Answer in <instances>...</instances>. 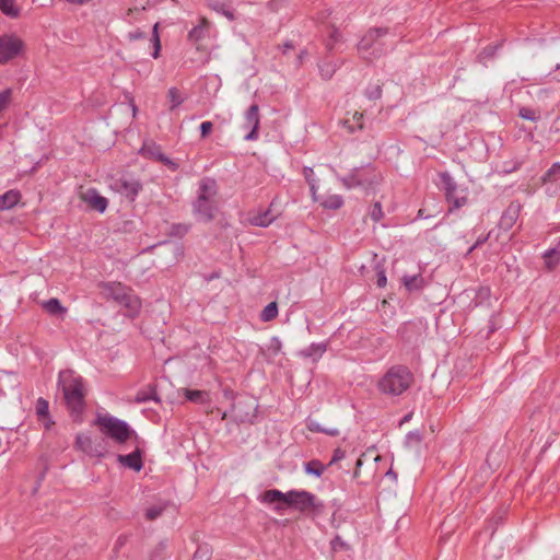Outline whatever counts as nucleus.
Listing matches in <instances>:
<instances>
[{
  "label": "nucleus",
  "mask_w": 560,
  "mask_h": 560,
  "mask_svg": "<svg viewBox=\"0 0 560 560\" xmlns=\"http://www.w3.org/2000/svg\"><path fill=\"white\" fill-rule=\"evenodd\" d=\"M259 501L271 505L272 510L280 515L285 506L293 508L303 514H312L313 516L322 514L325 508L324 503L315 494L306 490L282 492L278 489H270L259 497Z\"/></svg>",
  "instance_id": "f257e3e1"
},
{
  "label": "nucleus",
  "mask_w": 560,
  "mask_h": 560,
  "mask_svg": "<svg viewBox=\"0 0 560 560\" xmlns=\"http://www.w3.org/2000/svg\"><path fill=\"white\" fill-rule=\"evenodd\" d=\"M58 387L61 389L66 406L74 420H80L85 408V387L83 378L72 370L58 374Z\"/></svg>",
  "instance_id": "f03ea898"
},
{
  "label": "nucleus",
  "mask_w": 560,
  "mask_h": 560,
  "mask_svg": "<svg viewBox=\"0 0 560 560\" xmlns=\"http://www.w3.org/2000/svg\"><path fill=\"white\" fill-rule=\"evenodd\" d=\"M415 376L410 369L402 364L390 366L378 380L377 390L388 397H399L413 384Z\"/></svg>",
  "instance_id": "7ed1b4c3"
},
{
  "label": "nucleus",
  "mask_w": 560,
  "mask_h": 560,
  "mask_svg": "<svg viewBox=\"0 0 560 560\" xmlns=\"http://www.w3.org/2000/svg\"><path fill=\"white\" fill-rule=\"evenodd\" d=\"M98 287L103 298L113 300L118 305L126 308V315L132 318L139 315L142 303L131 288L116 281L101 282Z\"/></svg>",
  "instance_id": "20e7f679"
},
{
  "label": "nucleus",
  "mask_w": 560,
  "mask_h": 560,
  "mask_svg": "<svg viewBox=\"0 0 560 560\" xmlns=\"http://www.w3.org/2000/svg\"><path fill=\"white\" fill-rule=\"evenodd\" d=\"M388 28L377 27L365 33L358 44V51L362 58L372 60L380 58L394 48V42L386 40Z\"/></svg>",
  "instance_id": "39448f33"
},
{
  "label": "nucleus",
  "mask_w": 560,
  "mask_h": 560,
  "mask_svg": "<svg viewBox=\"0 0 560 560\" xmlns=\"http://www.w3.org/2000/svg\"><path fill=\"white\" fill-rule=\"evenodd\" d=\"M94 424L98 427L103 435L117 444L126 443L135 433L125 420L118 419L109 413L97 415Z\"/></svg>",
  "instance_id": "423d86ee"
},
{
  "label": "nucleus",
  "mask_w": 560,
  "mask_h": 560,
  "mask_svg": "<svg viewBox=\"0 0 560 560\" xmlns=\"http://www.w3.org/2000/svg\"><path fill=\"white\" fill-rule=\"evenodd\" d=\"M440 179L445 198L451 205L450 210L452 211L464 207L467 203V189L458 187L448 172L441 173Z\"/></svg>",
  "instance_id": "0eeeda50"
},
{
  "label": "nucleus",
  "mask_w": 560,
  "mask_h": 560,
  "mask_svg": "<svg viewBox=\"0 0 560 560\" xmlns=\"http://www.w3.org/2000/svg\"><path fill=\"white\" fill-rule=\"evenodd\" d=\"M109 187L112 190L133 201L142 189L141 182L131 174L125 173L112 179Z\"/></svg>",
  "instance_id": "6e6552de"
},
{
  "label": "nucleus",
  "mask_w": 560,
  "mask_h": 560,
  "mask_svg": "<svg viewBox=\"0 0 560 560\" xmlns=\"http://www.w3.org/2000/svg\"><path fill=\"white\" fill-rule=\"evenodd\" d=\"M75 444L80 451L92 457H104L107 453L105 441L94 440L85 434H78Z\"/></svg>",
  "instance_id": "1a4fd4ad"
},
{
  "label": "nucleus",
  "mask_w": 560,
  "mask_h": 560,
  "mask_svg": "<svg viewBox=\"0 0 560 560\" xmlns=\"http://www.w3.org/2000/svg\"><path fill=\"white\" fill-rule=\"evenodd\" d=\"M23 49V42L15 35L0 36V65L15 58Z\"/></svg>",
  "instance_id": "9d476101"
},
{
  "label": "nucleus",
  "mask_w": 560,
  "mask_h": 560,
  "mask_svg": "<svg viewBox=\"0 0 560 560\" xmlns=\"http://www.w3.org/2000/svg\"><path fill=\"white\" fill-rule=\"evenodd\" d=\"M350 172L354 182L358 183V187L370 188L380 182V176L371 164L354 167Z\"/></svg>",
  "instance_id": "9b49d317"
},
{
  "label": "nucleus",
  "mask_w": 560,
  "mask_h": 560,
  "mask_svg": "<svg viewBox=\"0 0 560 560\" xmlns=\"http://www.w3.org/2000/svg\"><path fill=\"white\" fill-rule=\"evenodd\" d=\"M260 124L259 107L257 104H253L246 110L244 115V128L250 129L249 132L244 137L247 141H254L258 139V128Z\"/></svg>",
  "instance_id": "f8f14e48"
},
{
  "label": "nucleus",
  "mask_w": 560,
  "mask_h": 560,
  "mask_svg": "<svg viewBox=\"0 0 560 560\" xmlns=\"http://www.w3.org/2000/svg\"><path fill=\"white\" fill-rule=\"evenodd\" d=\"M194 213L201 222H210L214 218L215 205L211 199H196L192 203Z\"/></svg>",
  "instance_id": "ddd939ff"
},
{
  "label": "nucleus",
  "mask_w": 560,
  "mask_h": 560,
  "mask_svg": "<svg viewBox=\"0 0 560 560\" xmlns=\"http://www.w3.org/2000/svg\"><path fill=\"white\" fill-rule=\"evenodd\" d=\"M521 209L520 202H511L502 213L498 226L503 231L511 230L520 217Z\"/></svg>",
  "instance_id": "4468645a"
},
{
  "label": "nucleus",
  "mask_w": 560,
  "mask_h": 560,
  "mask_svg": "<svg viewBox=\"0 0 560 560\" xmlns=\"http://www.w3.org/2000/svg\"><path fill=\"white\" fill-rule=\"evenodd\" d=\"M82 199L89 207L98 211L100 213H104L108 206V200L101 196L95 188L88 189L82 195Z\"/></svg>",
  "instance_id": "2eb2a0df"
},
{
  "label": "nucleus",
  "mask_w": 560,
  "mask_h": 560,
  "mask_svg": "<svg viewBox=\"0 0 560 560\" xmlns=\"http://www.w3.org/2000/svg\"><path fill=\"white\" fill-rule=\"evenodd\" d=\"M117 460L122 466L135 471H140L143 467L142 453L139 448L127 455H118Z\"/></svg>",
  "instance_id": "dca6fc26"
},
{
  "label": "nucleus",
  "mask_w": 560,
  "mask_h": 560,
  "mask_svg": "<svg viewBox=\"0 0 560 560\" xmlns=\"http://www.w3.org/2000/svg\"><path fill=\"white\" fill-rule=\"evenodd\" d=\"M218 192L217 182L213 178L205 177L199 182L197 198L201 200L211 199Z\"/></svg>",
  "instance_id": "f3484780"
},
{
  "label": "nucleus",
  "mask_w": 560,
  "mask_h": 560,
  "mask_svg": "<svg viewBox=\"0 0 560 560\" xmlns=\"http://www.w3.org/2000/svg\"><path fill=\"white\" fill-rule=\"evenodd\" d=\"M327 350V345L324 342H313L305 349L299 351V355L305 359H311L314 362L318 361Z\"/></svg>",
  "instance_id": "a211bd4d"
},
{
  "label": "nucleus",
  "mask_w": 560,
  "mask_h": 560,
  "mask_svg": "<svg viewBox=\"0 0 560 560\" xmlns=\"http://www.w3.org/2000/svg\"><path fill=\"white\" fill-rule=\"evenodd\" d=\"M182 392L184 397L191 402L199 405H206L210 402V395L206 390L183 388Z\"/></svg>",
  "instance_id": "6ab92c4d"
},
{
  "label": "nucleus",
  "mask_w": 560,
  "mask_h": 560,
  "mask_svg": "<svg viewBox=\"0 0 560 560\" xmlns=\"http://www.w3.org/2000/svg\"><path fill=\"white\" fill-rule=\"evenodd\" d=\"M276 220V215L271 214V209L250 215L248 221L254 226L267 228Z\"/></svg>",
  "instance_id": "aec40b11"
},
{
  "label": "nucleus",
  "mask_w": 560,
  "mask_h": 560,
  "mask_svg": "<svg viewBox=\"0 0 560 560\" xmlns=\"http://www.w3.org/2000/svg\"><path fill=\"white\" fill-rule=\"evenodd\" d=\"M21 194L19 190L11 189L0 196V211L9 210L19 203Z\"/></svg>",
  "instance_id": "412c9836"
},
{
  "label": "nucleus",
  "mask_w": 560,
  "mask_h": 560,
  "mask_svg": "<svg viewBox=\"0 0 560 560\" xmlns=\"http://www.w3.org/2000/svg\"><path fill=\"white\" fill-rule=\"evenodd\" d=\"M208 32L209 23L205 18H202L200 20V23L192 27V30H190V32L188 33V40H190L191 43H197L205 38Z\"/></svg>",
  "instance_id": "4be33fe9"
},
{
  "label": "nucleus",
  "mask_w": 560,
  "mask_h": 560,
  "mask_svg": "<svg viewBox=\"0 0 560 560\" xmlns=\"http://www.w3.org/2000/svg\"><path fill=\"white\" fill-rule=\"evenodd\" d=\"M36 415L38 419L44 420V425L46 429L50 428L52 421L49 418V402L44 398H38L35 406Z\"/></svg>",
  "instance_id": "5701e85b"
},
{
  "label": "nucleus",
  "mask_w": 560,
  "mask_h": 560,
  "mask_svg": "<svg viewBox=\"0 0 560 560\" xmlns=\"http://www.w3.org/2000/svg\"><path fill=\"white\" fill-rule=\"evenodd\" d=\"M402 283L407 291H420L424 287V279L421 275L404 276Z\"/></svg>",
  "instance_id": "b1692460"
},
{
  "label": "nucleus",
  "mask_w": 560,
  "mask_h": 560,
  "mask_svg": "<svg viewBox=\"0 0 560 560\" xmlns=\"http://www.w3.org/2000/svg\"><path fill=\"white\" fill-rule=\"evenodd\" d=\"M345 203V200L341 195H327L322 198L320 206L327 210H338Z\"/></svg>",
  "instance_id": "393cba45"
},
{
  "label": "nucleus",
  "mask_w": 560,
  "mask_h": 560,
  "mask_svg": "<svg viewBox=\"0 0 560 560\" xmlns=\"http://www.w3.org/2000/svg\"><path fill=\"white\" fill-rule=\"evenodd\" d=\"M43 308L50 315H65L67 312V308L63 307L60 303V301L56 298H51L45 302H43Z\"/></svg>",
  "instance_id": "a878e982"
},
{
  "label": "nucleus",
  "mask_w": 560,
  "mask_h": 560,
  "mask_svg": "<svg viewBox=\"0 0 560 560\" xmlns=\"http://www.w3.org/2000/svg\"><path fill=\"white\" fill-rule=\"evenodd\" d=\"M0 11L11 19H16L21 13L15 0H0Z\"/></svg>",
  "instance_id": "bb28decb"
},
{
  "label": "nucleus",
  "mask_w": 560,
  "mask_h": 560,
  "mask_svg": "<svg viewBox=\"0 0 560 560\" xmlns=\"http://www.w3.org/2000/svg\"><path fill=\"white\" fill-rule=\"evenodd\" d=\"M329 34L328 37L325 39V46L328 51H331L336 48V45L341 42V34L339 31L335 27V22L329 23Z\"/></svg>",
  "instance_id": "cd10ccee"
},
{
  "label": "nucleus",
  "mask_w": 560,
  "mask_h": 560,
  "mask_svg": "<svg viewBox=\"0 0 560 560\" xmlns=\"http://www.w3.org/2000/svg\"><path fill=\"white\" fill-rule=\"evenodd\" d=\"M306 427L311 432H320L325 433L329 436H337L339 435V430L336 428H324L320 425V423L314 419H307L306 420Z\"/></svg>",
  "instance_id": "c85d7f7f"
},
{
  "label": "nucleus",
  "mask_w": 560,
  "mask_h": 560,
  "mask_svg": "<svg viewBox=\"0 0 560 560\" xmlns=\"http://www.w3.org/2000/svg\"><path fill=\"white\" fill-rule=\"evenodd\" d=\"M167 506H168L167 502H159L156 504L149 506L145 510V518L148 521L156 520L158 517H160L163 514V512L166 510Z\"/></svg>",
  "instance_id": "c756f323"
},
{
  "label": "nucleus",
  "mask_w": 560,
  "mask_h": 560,
  "mask_svg": "<svg viewBox=\"0 0 560 560\" xmlns=\"http://www.w3.org/2000/svg\"><path fill=\"white\" fill-rule=\"evenodd\" d=\"M325 466L317 459L310 460L304 464V470L307 475L320 477L325 471Z\"/></svg>",
  "instance_id": "7c9ffc66"
},
{
  "label": "nucleus",
  "mask_w": 560,
  "mask_h": 560,
  "mask_svg": "<svg viewBox=\"0 0 560 560\" xmlns=\"http://www.w3.org/2000/svg\"><path fill=\"white\" fill-rule=\"evenodd\" d=\"M278 316V304L277 302H270L267 304L261 313H260V320L261 322H270L275 319Z\"/></svg>",
  "instance_id": "2f4dec72"
},
{
  "label": "nucleus",
  "mask_w": 560,
  "mask_h": 560,
  "mask_svg": "<svg viewBox=\"0 0 560 560\" xmlns=\"http://www.w3.org/2000/svg\"><path fill=\"white\" fill-rule=\"evenodd\" d=\"M339 65L332 61H325L319 65V72L323 79L329 80L336 72Z\"/></svg>",
  "instance_id": "473e14b6"
},
{
  "label": "nucleus",
  "mask_w": 560,
  "mask_h": 560,
  "mask_svg": "<svg viewBox=\"0 0 560 560\" xmlns=\"http://www.w3.org/2000/svg\"><path fill=\"white\" fill-rule=\"evenodd\" d=\"M167 97L171 102V110H174L184 102V98L182 97L179 91L176 88H171L168 90Z\"/></svg>",
  "instance_id": "72a5a7b5"
},
{
  "label": "nucleus",
  "mask_w": 560,
  "mask_h": 560,
  "mask_svg": "<svg viewBox=\"0 0 560 560\" xmlns=\"http://www.w3.org/2000/svg\"><path fill=\"white\" fill-rule=\"evenodd\" d=\"M518 116L530 121H537L540 118V115L529 107H521L518 110Z\"/></svg>",
  "instance_id": "f704fd0d"
},
{
  "label": "nucleus",
  "mask_w": 560,
  "mask_h": 560,
  "mask_svg": "<svg viewBox=\"0 0 560 560\" xmlns=\"http://www.w3.org/2000/svg\"><path fill=\"white\" fill-rule=\"evenodd\" d=\"M158 28H159V23H155L153 26V32H152V43H153V48H154V50L152 52V57L155 59L159 57L160 50H161V43H160V36H159Z\"/></svg>",
  "instance_id": "c9c22d12"
},
{
  "label": "nucleus",
  "mask_w": 560,
  "mask_h": 560,
  "mask_svg": "<svg viewBox=\"0 0 560 560\" xmlns=\"http://www.w3.org/2000/svg\"><path fill=\"white\" fill-rule=\"evenodd\" d=\"M136 400L138 402H148L150 400L160 401V398L158 397V394L154 389H151L150 392H139L137 394Z\"/></svg>",
  "instance_id": "e433bc0d"
},
{
  "label": "nucleus",
  "mask_w": 560,
  "mask_h": 560,
  "mask_svg": "<svg viewBox=\"0 0 560 560\" xmlns=\"http://www.w3.org/2000/svg\"><path fill=\"white\" fill-rule=\"evenodd\" d=\"M12 100V90L5 89L0 92V114L8 108Z\"/></svg>",
  "instance_id": "4c0bfd02"
},
{
  "label": "nucleus",
  "mask_w": 560,
  "mask_h": 560,
  "mask_svg": "<svg viewBox=\"0 0 560 560\" xmlns=\"http://www.w3.org/2000/svg\"><path fill=\"white\" fill-rule=\"evenodd\" d=\"M302 173H303V176L310 187L312 186V184H314V185L319 184V180L315 176L313 167L304 166Z\"/></svg>",
  "instance_id": "58836bf2"
},
{
  "label": "nucleus",
  "mask_w": 560,
  "mask_h": 560,
  "mask_svg": "<svg viewBox=\"0 0 560 560\" xmlns=\"http://www.w3.org/2000/svg\"><path fill=\"white\" fill-rule=\"evenodd\" d=\"M211 552L208 546H199L194 553L192 560H210Z\"/></svg>",
  "instance_id": "ea45409f"
},
{
  "label": "nucleus",
  "mask_w": 560,
  "mask_h": 560,
  "mask_svg": "<svg viewBox=\"0 0 560 560\" xmlns=\"http://www.w3.org/2000/svg\"><path fill=\"white\" fill-rule=\"evenodd\" d=\"M365 96L369 100H378L382 96V89L380 85H370L365 90Z\"/></svg>",
  "instance_id": "a19ab883"
},
{
  "label": "nucleus",
  "mask_w": 560,
  "mask_h": 560,
  "mask_svg": "<svg viewBox=\"0 0 560 560\" xmlns=\"http://www.w3.org/2000/svg\"><path fill=\"white\" fill-rule=\"evenodd\" d=\"M551 256H556L555 264H558L560 260V237L557 238L555 247L546 250L544 254L545 258H549Z\"/></svg>",
  "instance_id": "79ce46f5"
},
{
  "label": "nucleus",
  "mask_w": 560,
  "mask_h": 560,
  "mask_svg": "<svg viewBox=\"0 0 560 560\" xmlns=\"http://www.w3.org/2000/svg\"><path fill=\"white\" fill-rule=\"evenodd\" d=\"M370 215L374 222L381 221V219L383 218V209L380 201L373 205Z\"/></svg>",
  "instance_id": "37998d69"
},
{
  "label": "nucleus",
  "mask_w": 560,
  "mask_h": 560,
  "mask_svg": "<svg viewBox=\"0 0 560 560\" xmlns=\"http://www.w3.org/2000/svg\"><path fill=\"white\" fill-rule=\"evenodd\" d=\"M338 179L341 182V184L347 188V189H352V188H355L358 187V183L354 182L353 179V176L351 174V172L345 176H340L338 177Z\"/></svg>",
  "instance_id": "c03bdc74"
},
{
  "label": "nucleus",
  "mask_w": 560,
  "mask_h": 560,
  "mask_svg": "<svg viewBox=\"0 0 560 560\" xmlns=\"http://www.w3.org/2000/svg\"><path fill=\"white\" fill-rule=\"evenodd\" d=\"M331 545V549L334 551H338V550H341V549H348V544L346 541L342 540V538L337 535L330 542Z\"/></svg>",
  "instance_id": "a18cd8bd"
},
{
  "label": "nucleus",
  "mask_w": 560,
  "mask_h": 560,
  "mask_svg": "<svg viewBox=\"0 0 560 560\" xmlns=\"http://www.w3.org/2000/svg\"><path fill=\"white\" fill-rule=\"evenodd\" d=\"M213 129V124L209 120L201 122L200 135L201 138H206Z\"/></svg>",
  "instance_id": "49530a36"
},
{
  "label": "nucleus",
  "mask_w": 560,
  "mask_h": 560,
  "mask_svg": "<svg viewBox=\"0 0 560 560\" xmlns=\"http://www.w3.org/2000/svg\"><path fill=\"white\" fill-rule=\"evenodd\" d=\"M407 443H420L421 442V434L418 431H410L406 435Z\"/></svg>",
  "instance_id": "de8ad7c7"
},
{
  "label": "nucleus",
  "mask_w": 560,
  "mask_h": 560,
  "mask_svg": "<svg viewBox=\"0 0 560 560\" xmlns=\"http://www.w3.org/2000/svg\"><path fill=\"white\" fill-rule=\"evenodd\" d=\"M345 456H346V452L343 450H341L339 447L336 448L334 451V454H332V457H331V459L329 462V465H332V464L341 460L342 458H345Z\"/></svg>",
  "instance_id": "09e8293b"
},
{
  "label": "nucleus",
  "mask_w": 560,
  "mask_h": 560,
  "mask_svg": "<svg viewBox=\"0 0 560 560\" xmlns=\"http://www.w3.org/2000/svg\"><path fill=\"white\" fill-rule=\"evenodd\" d=\"M332 13L334 12L330 9H325L318 13L317 21L324 24L326 20L332 15Z\"/></svg>",
  "instance_id": "8fccbe9b"
},
{
  "label": "nucleus",
  "mask_w": 560,
  "mask_h": 560,
  "mask_svg": "<svg viewBox=\"0 0 560 560\" xmlns=\"http://www.w3.org/2000/svg\"><path fill=\"white\" fill-rule=\"evenodd\" d=\"M353 124L357 125V129H363V114L354 112L352 116Z\"/></svg>",
  "instance_id": "3c124183"
},
{
  "label": "nucleus",
  "mask_w": 560,
  "mask_h": 560,
  "mask_svg": "<svg viewBox=\"0 0 560 560\" xmlns=\"http://www.w3.org/2000/svg\"><path fill=\"white\" fill-rule=\"evenodd\" d=\"M318 188H319V184L318 185L312 184V186L310 187V192H311L312 200L314 202H319L320 203L322 199L318 196Z\"/></svg>",
  "instance_id": "603ef678"
},
{
  "label": "nucleus",
  "mask_w": 560,
  "mask_h": 560,
  "mask_svg": "<svg viewBox=\"0 0 560 560\" xmlns=\"http://www.w3.org/2000/svg\"><path fill=\"white\" fill-rule=\"evenodd\" d=\"M377 287L384 288L387 283L385 271L382 269L377 272V280H376Z\"/></svg>",
  "instance_id": "864d4df0"
},
{
  "label": "nucleus",
  "mask_w": 560,
  "mask_h": 560,
  "mask_svg": "<svg viewBox=\"0 0 560 560\" xmlns=\"http://www.w3.org/2000/svg\"><path fill=\"white\" fill-rule=\"evenodd\" d=\"M560 173V163L556 162L551 165V167L547 171L546 176L552 177Z\"/></svg>",
  "instance_id": "5fc2aeb1"
},
{
  "label": "nucleus",
  "mask_w": 560,
  "mask_h": 560,
  "mask_svg": "<svg viewBox=\"0 0 560 560\" xmlns=\"http://www.w3.org/2000/svg\"><path fill=\"white\" fill-rule=\"evenodd\" d=\"M489 236H490V233H489L488 235L483 236V237H479V238L476 241V243H475V244L469 248V250H468V252H469V253H471V252H472V250H475L477 247H479L480 245H482L485 242H487V241H488Z\"/></svg>",
  "instance_id": "6e6d98bb"
},
{
  "label": "nucleus",
  "mask_w": 560,
  "mask_h": 560,
  "mask_svg": "<svg viewBox=\"0 0 560 560\" xmlns=\"http://www.w3.org/2000/svg\"><path fill=\"white\" fill-rule=\"evenodd\" d=\"M173 230H176V234H180V235H184L188 232V226L187 225H182V224H177V225H174L173 226Z\"/></svg>",
  "instance_id": "4d7b16f0"
},
{
  "label": "nucleus",
  "mask_w": 560,
  "mask_h": 560,
  "mask_svg": "<svg viewBox=\"0 0 560 560\" xmlns=\"http://www.w3.org/2000/svg\"><path fill=\"white\" fill-rule=\"evenodd\" d=\"M214 9L217 11H221L229 20H233L234 19L233 13L230 12V11L224 10L223 5H215Z\"/></svg>",
  "instance_id": "13d9d810"
},
{
  "label": "nucleus",
  "mask_w": 560,
  "mask_h": 560,
  "mask_svg": "<svg viewBox=\"0 0 560 560\" xmlns=\"http://www.w3.org/2000/svg\"><path fill=\"white\" fill-rule=\"evenodd\" d=\"M345 127L348 128L349 132L353 133L355 132L358 129H357V125L351 122L349 119L345 121Z\"/></svg>",
  "instance_id": "bf43d9fd"
},
{
  "label": "nucleus",
  "mask_w": 560,
  "mask_h": 560,
  "mask_svg": "<svg viewBox=\"0 0 560 560\" xmlns=\"http://www.w3.org/2000/svg\"><path fill=\"white\" fill-rule=\"evenodd\" d=\"M546 259V265L549 269H552L555 268L558 264H555L556 261V256H551L549 258H545Z\"/></svg>",
  "instance_id": "052dcab7"
},
{
  "label": "nucleus",
  "mask_w": 560,
  "mask_h": 560,
  "mask_svg": "<svg viewBox=\"0 0 560 560\" xmlns=\"http://www.w3.org/2000/svg\"><path fill=\"white\" fill-rule=\"evenodd\" d=\"M144 37V33L143 32H140V31H137L135 33H130L129 34V38L130 39H141Z\"/></svg>",
  "instance_id": "680f3d73"
},
{
  "label": "nucleus",
  "mask_w": 560,
  "mask_h": 560,
  "mask_svg": "<svg viewBox=\"0 0 560 560\" xmlns=\"http://www.w3.org/2000/svg\"><path fill=\"white\" fill-rule=\"evenodd\" d=\"M283 47H284V51H287L288 49H292V48H293V45H292L291 43H289V42H288V43H285V44L283 45Z\"/></svg>",
  "instance_id": "e2e57ef3"
},
{
  "label": "nucleus",
  "mask_w": 560,
  "mask_h": 560,
  "mask_svg": "<svg viewBox=\"0 0 560 560\" xmlns=\"http://www.w3.org/2000/svg\"><path fill=\"white\" fill-rule=\"evenodd\" d=\"M386 475L394 477L395 479L397 478V475L393 470H388Z\"/></svg>",
  "instance_id": "0e129e2a"
},
{
  "label": "nucleus",
  "mask_w": 560,
  "mask_h": 560,
  "mask_svg": "<svg viewBox=\"0 0 560 560\" xmlns=\"http://www.w3.org/2000/svg\"><path fill=\"white\" fill-rule=\"evenodd\" d=\"M276 2H277V0H272L270 3V5L273 10H277Z\"/></svg>",
  "instance_id": "69168bd1"
},
{
  "label": "nucleus",
  "mask_w": 560,
  "mask_h": 560,
  "mask_svg": "<svg viewBox=\"0 0 560 560\" xmlns=\"http://www.w3.org/2000/svg\"><path fill=\"white\" fill-rule=\"evenodd\" d=\"M361 465H362L361 459H358V460H357V467H360Z\"/></svg>",
  "instance_id": "338daca9"
},
{
  "label": "nucleus",
  "mask_w": 560,
  "mask_h": 560,
  "mask_svg": "<svg viewBox=\"0 0 560 560\" xmlns=\"http://www.w3.org/2000/svg\"><path fill=\"white\" fill-rule=\"evenodd\" d=\"M555 70H556V71L560 70V63H557V65H556Z\"/></svg>",
  "instance_id": "774afa93"
}]
</instances>
